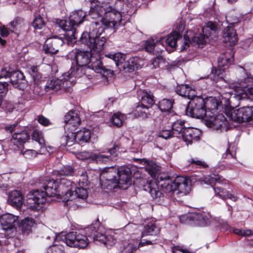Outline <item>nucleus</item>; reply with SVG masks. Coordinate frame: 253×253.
I'll use <instances>...</instances> for the list:
<instances>
[{
    "label": "nucleus",
    "instance_id": "1",
    "mask_svg": "<svg viewBox=\"0 0 253 253\" xmlns=\"http://www.w3.org/2000/svg\"><path fill=\"white\" fill-rule=\"evenodd\" d=\"M59 186L60 184L57 186L56 181L53 179L46 180L43 185L44 191L37 190L31 191L27 195V207L32 210H40L46 201V196L62 195L61 191H60L59 188Z\"/></svg>",
    "mask_w": 253,
    "mask_h": 253
},
{
    "label": "nucleus",
    "instance_id": "2",
    "mask_svg": "<svg viewBox=\"0 0 253 253\" xmlns=\"http://www.w3.org/2000/svg\"><path fill=\"white\" fill-rule=\"evenodd\" d=\"M176 92L180 96L187 97L190 99L186 108V114L192 118L201 117L206 114L203 109L204 99L196 95L195 90L187 84L177 86Z\"/></svg>",
    "mask_w": 253,
    "mask_h": 253
},
{
    "label": "nucleus",
    "instance_id": "3",
    "mask_svg": "<svg viewBox=\"0 0 253 253\" xmlns=\"http://www.w3.org/2000/svg\"><path fill=\"white\" fill-rule=\"evenodd\" d=\"M104 30V27H98L96 24L91 23L89 32L83 33L80 42L94 51L99 52L104 49L106 42V39L100 37Z\"/></svg>",
    "mask_w": 253,
    "mask_h": 253
},
{
    "label": "nucleus",
    "instance_id": "4",
    "mask_svg": "<svg viewBox=\"0 0 253 253\" xmlns=\"http://www.w3.org/2000/svg\"><path fill=\"white\" fill-rule=\"evenodd\" d=\"M60 191H61L63 196V201L67 205H70L68 203L77 198L85 199L88 196L87 192L85 188L75 187V184L70 180L62 179L60 183L59 187Z\"/></svg>",
    "mask_w": 253,
    "mask_h": 253
},
{
    "label": "nucleus",
    "instance_id": "5",
    "mask_svg": "<svg viewBox=\"0 0 253 253\" xmlns=\"http://www.w3.org/2000/svg\"><path fill=\"white\" fill-rule=\"evenodd\" d=\"M122 20L120 12L108 5L104 16L100 19L94 20L92 23L96 24L98 27L114 28L117 27Z\"/></svg>",
    "mask_w": 253,
    "mask_h": 253
},
{
    "label": "nucleus",
    "instance_id": "6",
    "mask_svg": "<svg viewBox=\"0 0 253 253\" xmlns=\"http://www.w3.org/2000/svg\"><path fill=\"white\" fill-rule=\"evenodd\" d=\"M74 56L76 64L79 67H77L76 71L74 68H72L68 72L63 75V79L65 81L70 80L73 77L75 78L80 77V74L79 72L80 68L87 65L91 61V54L88 51L76 50L74 52Z\"/></svg>",
    "mask_w": 253,
    "mask_h": 253
},
{
    "label": "nucleus",
    "instance_id": "7",
    "mask_svg": "<svg viewBox=\"0 0 253 253\" xmlns=\"http://www.w3.org/2000/svg\"><path fill=\"white\" fill-rule=\"evenodd\" d=\"M162 190L166 193L176 194L179 193H186L190 190L189 181L185 177L177 176L174 180H168L162 185Z\"/></svg>",
    "mask_w": 253,
    "mask_h": 253
},
{
    "label": "nucleus",
    "instance_id": "8",
    "mask_svg": "<svg viewBox=\"0 0 253 253\" xmlns=\"http://www.w3.org/2000/svg\"><path fill=\"white\" fill-rule=\"evenodd\" d=\"M117 169L113 167H106L100 171V181L104 189L112 190L117 187Z\"/></svg>",
    "mask_w": 253,
    "mask_h": 253
},
{
    "label": "nucleus",
    "instance_id": "9",
    "mask_svg": "<svg viewBox=\"0 0 253 253\" xmlns=\"http://www.w3.org/2000/svg\"><path fill=\"white\" fill-rule=\"evenodd\" d=\"M253 84L249 81H243L242 79H240L237 83L229 82L228 85L235 89L241 99H247L253 98Z\"/></svg>",
    "mask_w": 253,
    "mask_h": 253
},
{
    "label": "nucleus",
    "instance_id": "10",
    "mask_svg": "<svg viewBox=\"0 0 253 253\" xmlns=\"http://www.w3.org/2000/svg\"><path fill=\"white\" fill-rule=\"evenodd\" d=\"M63 240L68 246L73 248L84 249L89 244L86 236L80 231L70 232L65 234Z\"/></svg>",
    "mask_w": 253,
    "mask_h": 253
},
{
    "label": "nucleus",
    "instance_id": "11",
    "mask_svg": "<svg viewBox=\"0 0 253 253\" xmlns=\"http://www.w3.org/2000/svg\"><path fill=\"white\" fill-rule=\"evenodd\" d=\"M230 119L238 123L250 121L253 120V107H244L232 110L229 113Z\"/></svg>",
    "mask_w": 253,
    "mask_h": 253
},
{
    "label": "nucleus",
    "instance_id": "12",
    "mask_svg": "<svg viewBox=\"0 0 253 253\" xmlns=\"http://www.w3.org/2000/svg\"><path fill=\"white\" fill-rule=\"evenodd\" d=\"M205 124L209 127L214 129L226 131L229 127V124L222 114H219L215 117L208 116L205 119Z\"/></svg>",
    "mask_w": 253,
    "mask_h": 253
},
{
    "label": "nucleus",
    "instance_id": "13",
    "mask_svg": "<svg viewBox=\"0 0 253 253\" xmlns=\"http://www.w3.org/2000/svg\"><path fill=\"white\" fill-rule=\"evenodd\" d=\"M117 174L118 179H117V187L121 189H126L131 184V171L127 167L122 166L117 169Z\"/></svg>",
    "mask_w": 253,
    "mask_h": 253
},
{
    "label": "nucleus",
    "instance_id": "14",
    "mask_svg": "<svg viewBox=\"0 0 253 253\" xmlns=\"http://www.w3.org/2000/svg\"><path fill=\"white\" fill-rule=\"evenodd\" d=\"M18 219V216L10 213L2 214L0 217V225L2 229L7 232V236L12 237L15 231V223Z\"/></svg>",
    "mask_w": 253,
    "mask_h": 253
},
{
    "label": "nucleus",
    "instance_id": "15",
    "mask_svg": "<svg viewBox=\"0 0 253 253\" xmlns=\"http://www.w3.org/2000/svg\"><path fill=\"white\" fill-rule=\"evenodd\" d=\"M216 26L212 22H208L206 26L203 28V32L205 34H200L192 38V42L196 43L199 47H203L206 43V39L208 38L212 31H215Z\"/></svg>",
    "mask_w": 253,
    "mask_h": 253
},
{
    "label": "nucleus",
    "instance_id": "16",
    "mask_svg": "<svg viewBox=\"0 0 253 253\" xmlns=\"http://www.w3.org/2000/svg\"><path fill=\"white\" fill-rule=\"evenodd\" d=\"M96 244H103L106 248H110L115 245L116 239L114 235L95 231L90 235Z\"/></svg>",
    "mask_w": 253,
    "mask_h": 253
},
{
    "label": "nucleus",
    "instance_id": "17",
    "mask_svg": "<svg viewBox=\"0 0 253 253\" xmlns=\"http://www.w3.org/2000/svg\"><path fill=\"white\" fill-rule=\"evenodd\" d=\"M64 128L71 132L75 131L81 123L78 114L74 111H69L64 116Z\"/></svg>",
    "mask_w": 253,
    "mask_h": 253
},
{
    "label": "nucleus",
    "instance_id": "18",
    "mask_svg": "<svg viewBox=\"0 0 253 253\" xmlns=\"http://www.w3.org/2000/svg\"><path fill=\"white\" fill-rule=\"evenodd\" d=\"M64 42L61 38L51 37L47 39L44 45V49L46 53L56 54L60 47L63 44Z\"/></svg>",
    "mask_w": 253,
    "mask_h": 253
},
{
    "label": "nucleus",
    "instance_id": "19",
    "mask_svg": "<svg viewBox=\"0 0 253 253\" xmlns=\"http://www.w3.org/2000/svg\"><path fill=\"white\" fill-rule=\"evenodd\" d=\"M146 170L152 177L156 179L159 182L162 188V185H163L166 181L172 180L167 173L160 172L159 169L155 166H148L146 168Z\"/></svg>",
    "mask_w": 253,
    "mask_h": 253
},
{
    "label": "nucleus",
    "instance_id": "20",
    "mask_svg": "<svg viewBox=\"0 0 253 253\" xmlns=\"http://www.w3.org/2000/svg\"><path fill=\"white\" fill-rule=\"evenodd\" d=\"M201 132L199 129L193 127H187L183 130L182 137L187 145L191 144L199 140Z\"/></svg>",
    "mask_w": 253,
    "mask_h": 253
},
{
    "label": "nucleus",
    "instance_id": "21",
    "mask_svg": "<svg viewBox=\"0 0 253 253\" xmlns=\"http://www.w3.org/2000/svg\"><path fill=\"white\" fill-rule=\"evenodd\" d=\"M57 23L59 27L67 32L66 36L69 37L71 40L77 39L76 27L73 23L70 22L69 18L68 20H59Z\"/></svg>",
    "mask_w": 253,
    "mask_h": 253
},
{
    "label": "nucleus",
    "instance_id": "22",
    "mask_svg": "<svg viewBox=\"0 0 253 253\" xmlns=\"http://www.w3.org/2000/svg\"><path fill=\"white\" fill-rule=\"evenodd\" d=\"M219 103L215 98L211 97L208 98L206 100L204 99L203 109L206 112V114L198 118H203L204 117H207L208 116H210L211 114H213L216 112Z\"/></svg>",
    "mask_w": 253,
    "mask_h": 253
},
{
    "label": "nucleus",
    "instance_id": "23",
    "mask_svg": "<svg viewBox=\"0 0 253 253\" xmlns=\"http://www.w3.org/2000/svg\"><path fill=\"white\" fill-rule=\"evenodd\" d=\"M10 82L15 87L20 89H23L26 85V82L23 74L19 71L12 72L10 77Z\"/></svg>",
    "mask_w": 253,
    "mask_h": 253
},
{
    "label": "nucleus",
    "instance_id": "24",
    "mask_svg": "<svg viewBox=\"0 0 253 253\" xmlns=\"http://www.w3.org/2000/svg\"><path fill=\"white\" fill-rule=\"evenodd\" d=\"M151 107L138 102L132 114L136 117L142 119L148 118L151 116L150 109Z\"/></svg>",
    "mask_w": 253,
    "mask_h": 253
},
{
    "label": "nucleus",
    "instance_id": "25",
    "mask_svg": "<svg viewBox=\"0 0 253 253\" xmlns=\"http://www.w3.org/2000/svg\"><path fill=\"white\" fill-rule=\"evenodd\" d=\"M191 218H193V221L199 225H205L211 223L215 222L214 219L210 215H206L201 213H192Z\"/></svg>",
    "mask_w": 253,
    "mask_h": 253
},
{
    "label": "nucleus",
    "instance_id": "26",
    "mask_svg": "<svg viewBox=\"0 0 253 253\" xmlns=\"http://www.w3.org/2000/svg\"><path fill=\"white\" fill-rule=\"evenodd\" d=\"M8 202L17 209L20 208L23 203L22 194L17 190L11 191L8 195Z\"/></svg>",
    "mask_w": 253,
    "mask_h": 253
},
{
    "label": "nucleus",
    "instance_id": "27",
    "mask_svg": "<svg viewBox=\"0 0 253 253\" xmlns=\"http://www.w3.org/2000/svg\"><path fill=\"white\" fill-rule=\"evenodd\" d=\"M108 4L104 3L102 5L96 4L91 7L89 12V16L93 19L99 18L100 19L106 12L108 6Z\"/></svg>",
    "mask_w": 253,
    "mask_h": 253
},
{
    "label": "nucleus",
    "instance_id": "28",
    "mask_svg": "<svg viewBox=\"0 0 253 253\" xmlns=\"http://www.w3.org/2000/svg\"><path fill=\"white\" fill-rule=\"evenodd\" d=\"M233 61V54L231 51L221 55L218 59V67L226 70Z\"/></svg>",
    "mask_w": 253,
    "mask_h": 253
},
{
    "label": "nucleus",
    "instance_id": "29",
    "mask_svg": "<svg viewBox=\"0 0 253 253\" xmlns=\"http://www.w3.org/2000/svg\"><path fill=\"white\" fill-rule=\"evenodd\" d=\"M74 139L80 145H83L85 143H87L91 138V132L88 129L84 128L77 131L75 135H73Z\"/></svg>",
    "mask_w": 253,
    "mask_h": 253
},
{
    "label": "nucleus",
    "instance_id": "30",
    "mask_svg": "<svg viewBox=\"0 0 253 253\" xmlns=\"http://www.w3.org/2000/svg\"><path fill=\"white\" fill-rule=\"evenodd\" d=\"M224 42H229L230 45H233L237 42V36L235 30L232 26H227L224 31Z\"/></svg>",
    "mask_w": 253,
    "mask_h": 253
},
{
    "label": "nucleus",
    "instance_id": "31",
    "mask_svg": "<svg viewBox=\"0 0 253 253\" xmlns=\"http://www.w3.org/2000/svg\"><path fill=\"white\" fill-rule=\"evenodd\" d=\"M86 17V13L82 10H79L72 12L69 18L70 19V22L77 27L84 21Z\"/></svg>",
    "mask_w": 253,
    "mask_h": 253
},
{
    "label": "nucleus",
    "instance_id": "32",
    "mask_svg": "<svg viewBox=\"0 0 253 253\" xmlns=\"http://www.w3.org/2000/svg\"><path fill=\"white\" fill-rule=\"evenodd\" d=\"M160 232V228L156 224L152 222H149L144 226L142 231V237L145 236H156Z\"/></svg>",
    "mask_w": 253,
    "mask_h": 253
},
{
    "label": "nucleus",
    "instance_id": "33",
    "mask_svg": "<svg viewBox=\"0 0 253 253\" xmlns=\"http://www.w3.org/2000/svg\"><path fill=\"white\" fill-rule=\"evenodd\" d=\"M29 138L28 133L26 131L23 130L14 133L12 137V141L17 146L22 145L28 140Z\"/></svg>",
    "mask_w": 253,
    "mask_h": 253
},
{
    "label": "nucleus",
    "instance_id": "34",
    "mask_svg": "<svg viewBox=\"0 0 253 253\" xmlns=\"http://www.w3.org/2000/svg\"><path fill=\"white\" fill-rule=\"evenodd\" d=\"M106 56L114 61L116 66L118 67L120 70H123V66L126 62V55L125 54L118 52L113 54H109Z\"/></svg>",
    "mask_w": 253,
    "mask_h": 253
},
{
    "label": "nucleus",
    "instance_id": "35",
    "mask_svg": "<svg viewBox=\"0 0 253 253\" xmlns=\"http://www.w3.org/2000/svg\"><path fill=\"white\" fill-rule=\"evenodd\" d=\"M225 70L224 69L217 67L212 70L211 79L216 83L224 82L227 83L225 79Z\"/></svg>",
    "mask_w": 253,
    "mask_h": 253
},
{
    "label": "nucleus",
    "instance_id": "36",
    "mask_svg": "<svg viewBox=\"0 0 253 253\" xmlns=\"http://www.w3.org/2000/svg\"><path fill=\"white\" fill-rule=\"evenodd\" d=\"M141 98L139 102L148 107H152L155 103L154 96L150 91L143 90L141 92Z\"/></svg>",
    "mask_w": 253,
    "mask_h": 253
},
{
    "label": "nucleus",
    "instance_id": "37",
    "mask_svg": "<svg viewBox=\"0 0 253 253\" xmlns=\"http://www.w3.org/2000/svg\"><path fill=\"white\" fill-rule=\"evenodd\" d=\"M145 190L148 191L152 197L154 199L160 197L162 193L159 189V186L156 181H151L146 186Z\"/></svg>",
    "mask_w": 253,
    "mask_h": 253
},
{
    "label": "nucleus",
    "instance_id": "38",
    "mask_svg": "<svg viewBox=\"0 0 253 253\" xmlns=\"http://www.w3.org/2000/svg\"><path fill=\"white\" fill-rule=\"evenodd\" d=\"M184 123V121L181 120H177L172 123L171 131L173 136L182 135L183 130L187 128L185 127Z\"/></svg>",
    "mask_w": 253,
    "mask_h": 253
},
{
    "label": "nucleus",
    "instance_id": "39",
    "mask_svg": "<svg viewBox=\"0 0 253 253\" xmlns=\"http://www.w3.org/2000/svg\"><path fill=\"white\" fill-rule=\"evenodd\" d=\"M35 224V222L33 218L26 217L21 221L20 227L23 233L28 234Z\"/></svg>",
    "mask_w": 253,
    "mask_h": 253
},
{
    "label": "nucleus",
    "instance_id": "40",
    "mask_svg": "<svg viewBox=\"0 0 253 253\" xmlns=\"http://www.w3.org/2000/svg\"><path fill=\"white\" fill-rule=\"evenodd\" d=\"M116 151V148L114 147L112 149L109 150V155H105L102 154H95L94 158L96 160L100 163H107L111 162L112 160L111 155L115 153Z\"/></svg>",
    "mask_w": 253,
    "mask_h": 253
},
{
    "label": "nucleus",
    "instance_id": "41",
    "mask_svg": "<svg viewBox=\"0 0 253 253\" xmlns=\"http://www.w3.org/2000/svg\"><path fill=\"white\" fill-rule=\"evenodd\" d=\"M126 119V117L125 114L118 112L114 114L110 121L114 126L120 127L122 126Z\"/></svg>",
    "mask_w": 253,
    "mask_h": 253
},
{
    "label": "nucleus",
    "instance_id": "42",
    "mask_svg": "<svg viewBox=\"0 0 253 253\" xmlns=\"http://www.w3.org/2000/svg\"><path fill=\"white\" fill-rule=\"evenodd\" d=\"M138 68L137 63V59L135 58H130L127 61H126L124 66H123V70L126 72H131Z\"/></svg>",
    "mask_w": 253,
    "mask_h": 253
},
{
    "label": "nucleus",
    "instance_id": "43",
    "mask_svg": "<svg viewBox=\"0 0 253 253\" xmlns=\"http://www.w3.org/2000/svg\"><path fill=\"white\" fill-rule=\"evenodd\" d=\"M61 81L57 79H53L48 81L45 85L46 91L51 90H58L60 88Z\"/></svg>",
    "mask_w": 253,
    "mask_h": 253
},
{
    "label": "nucleus",
    "instance_id": "44",
    "mask_svg": "<svg viewBox=\"0 0 253 253\" xmlns=\"http://www.w3.org/2000/svg\"><path fill=\"white\" fill-rule=\"evenodd\" d=\"M199 181H204L205 183L212 185L216 182H221L220 176L218 174H211L204 176L202 179H199Z\"/></svg>",
    "mask_w": 253,
    "mask_h": 253
},
{
    "label": "nucleus",
    "instance_id": "45",
    "mask_svg": "<svg viewBox=\"0 0 253 253\" xmlns=\"http://www.w3.org/2000/svg\"><path fill=\"white\" fill-rule=\"evenodd\" d=\"M174 100L172 99H163L159 102V107L162 112L170 111L172 107Z\"/></svg>",
    "mask_w": 253,
    "mask_h": 253
},
{
    "label": "nucleus",
    "instance_id": "46",
    "mask_svg": "<svg viewBox=\"0 0 253 253\" xmlns=\"http://www.w3.org/2000/svg\"><path fill=\"white\" fill-rule=\"evenodd\" d=\"M10 27L9 30L11 32H14L15 30H19L22 28L25 25V21L23 19L17 17L15 18L10 24Z\"/></svg>",
    "mask_w": 253,
    "mask_h": 253
},
{
    "label": "nucleus",
    "instance_id": "47",
    "mask_svg": "<svg viewBox=\"0 0 253 253\" xmlns=\"http://www.w3.org/2000/svg\"><path fill=\"white\" fill-rule=\"evenodd\" d=\"M179 38L180 34L174 31L168 36L167 39H165V41L166 43L170 47H174L176 46L177 41Z\"/></svg>",
    "mask_w": 253,
    "mask_h": 253
},
{
    "label": "nucleus",
    "instance_id": "48",
    "mask_svg": "<svg viewBox=\"0 0 253 253\" xmlns=\"http://www.w3.org/2000/svg\"><path fill=\"white\" fill-rule=\"evenodd\" d=\"M93 68L96 72L102 74L103 76H106L111 73V71L103 66L99 60L96 61V64L93 66Z\"/></svg>",
    "mask_w": 253,
    "mask_h": 253
},
{
    "label": "nucleus",
    "instance_id": "49",
    "mask_svg": "<svg viewBox=\"0 0 253 253\" xmlns=\"http://www.w3.org/2000/svg\"><path fill=\"white\" fill-rule=\"evenodd\" d=\"M159 45H160V42L155 43L154 40L150 39L145 42L144 48L147 52H152L154 51L155 47Z\"/></svg>",
    "mask_w": 253,
    "mask_h": 253
},
{
    "label": "nucleus",
    "instance_id": "50",
    "mask_svg": "<svg viewBox=\"0 0 253 253\" xmlns=\"http://www.w3.org/2000/svg\"><path fill=\"white\" fill-rule=\"evenodd\" d=\"M32 139L38 142L41 146L44 144V139L41 132L34 130L32 134Z\"/></svg>",
    "mask_w": 253,
    "mask_h": 253
},
{
    "label": "nucleus",
    "instance_id": "51",
    "mask_svg": "<svg viewBox=\"0 0 253 253\" xmlns=\"http://www.w3.org/2000/svg\"><path fill=\"white\" fill-rule=\"evenodd\" d=\"M20 154L22 155L26 159H32L35 158L37 155L38 152L33 149H26V150H21Z\"/></svg>",
    "mask_w": 253,
    "mask_h": 253
},
{
    "label": "nucleus",
    "instance_id": "52",
    "mask_svg": "<svg viewBox=\"0 0 253 253\" xmlns=\"http://www.w3.org/2000/svg\"><path fill=\"white\" fill-rule=\"evenodd\" d=\"M44 25V21L40 15L37 16L33 22V26L35 29H41Z\"/></svg>",
    "mask_w": 253,
    "mask_h": 253
},
{
    "label": "nucleus",
    "instance_id": "53",
    "mask_svg": "<svg viewBox=\"0 0 253 253\" xmlns=\"http://www.w3.org/2000/svg\"><path fill=\"white\" fill-rule=\"evenodd\" d=\"M30 73L34 81H40L42 78V75L39 72L37 66H32L30 68Z\"/></svg>",
    "mask_w": 253,
    "mask_h": 253
},
{
    "label": "nucleus",
    "instance_id": "54",
    "mask_svg": "<svg viewBox=\"0 0 253 253\" xmlns=\"http://www.w3.org/2000/svg\"><path fill=\"white\" fill-rule=\"evenodd\" d=\"M246 68L249 71V73H246V78L242 79L243 81H249L251 83H253V64H251L246 66Z\"/></svg>",
    "mask_w": 253,
    "mask_h": 253
},
{
    "label": "nucleus",
    "instance_id": "55",
    "mask_svg": "<svg viewBox=\"0 0 253 253\" xmlns=\"http://www.w3.org/2000/svg\"><path fill=\"white\" fill-rule=\"evenodd\" d=\"M60 175L70 176L74 173V169L70 166H63L58 171Z\"/></svg>",
    "mask_w": 253,
    "mask_h": 253
},
{
    "label": "nucleus",
    "instance_id": "56",
    "mask_svg": "<svg viewBox=\"0 0 253 253\" xmlns=\"http://www.w3.org/2000/svg\"><path fill=\"white\" fill-rule=\"evenodd\" d=\"M47 253H64V247L60 245H54L47 250Z\"/></svg>",
    "mask_w": 253,
    "mask_h": 253
},
{
    "label": "nucleus",
    "instance_id": "57",
    "mask_svg": "<svg viewBox=\"0 0 253 253\" xmlns=\"http://www.w3.org/2000/svg\"><path fill=\"white\" fill-rule=\"evenodd\" d=\"M233 232L235 234L245 237L253 235V230L247 229L242 230L239 229H234L233 230Z\"/></svg>",
    "mask_w": 253,
    "mask_h": 253
},
{
    "label": "nucleus",
    "instance_id": "58",
    "mask_svg": "<svg viewBox=\"0 0 253 253\" xmlns=\"http://www.w3.org/2000/svg\"><path fill=\"white\" fill-rule=\"evenodd\" d=\"M215 222L214 224L216 226H218L220 227L221 229L223 230H227L228 229V224L227 222L223 219H221L219 218H215L214 219Z\"/></svg>",
    "mask_w": 253,
    "mask_h": 253
},
{
    "label": "nucleus",
    "instance_id": "59",
    "mask_svg": "<svg viewBox=\"0 0 253 253\" xmlns=\"http://www.w3.org/2000/svg\"><path fill=\"white\" fill-rule=\"evenodd\" d=\"M164 62V60L162 57H157L155 58L150 63L149 67L151 69H154L159 67L160 65Z\"/></svg>",
    "mask_w": 253,
    "mask_h": 253
},
{
    "label": "nucleus",
    "instance_id": "60",
    "mask_svg": "<svg viewBox=\"0 0 253 253\" xmlns=\"http://www.w3.org/2000/svg\"><path fill=\"white\" fill-rule=\"evenodd\" d=\"M190 163L192 165L197 166L200 168H205L208 167V165L204 161L198 160L197 158L191 159Z\"/></svg>",
    "mask_w": 253,
    "mask_h": 253
},
{
    "label": "nucleus",
    "instance_id": "61",
    "mask_svg": "<svg viewBox=\"0 0 253 253\" xmlns=\"http://www.w3.org/2000/svg\"><path fill=\"white\" fill-rule=\"evenodd\" d=\"M158 136L159 137L167 139L171 136H173V135L172 131L169 130H163L159 133Z\"/></svg>",
    "mask_w": 253,
    "mask_h": 253
},
{
    "label": "nucleus",
    "instance_id": "62",
    "mask_svg": "<svg viewBox=\"0 0 253 253\" xmlns=\"http://www.w3.org/2000/svg\"><path fill=\"white\" fill-rule=\"evenodd\" d=\"M38 122L42 125L46 126L51 124L50 121L42 115H39L37 118Z\"/></svg>",
    "mask_w": 253,
    "mask_h": 253
},
{
    "label": "nucleus",
    "instance_id": "63",
    "mask_svg": "<svg viewBox=\"0 0 253 253\" xmlns=\"http://www.w3.org/2000/svg\"><path fill=\"white\" fill-rule=\"evenodd\" d=\"M231 95L232 94H231L230 92L226 93L221 95L220 103H224V105L226 106L229 105L230 104L229 99L231 97Z\"/></svg>",
    "mask_w": 253,
    "mask_h": 253
},
{
    "label": "nucleus",
    "instance_id": "64",
    "mask_svg": "<svg viewBox=\"0 0 253 253\" xmlns=\"http://www.w3.org/2000/svg\"><path fill=\"white\" fill-rule=\"evenodd\" d=\"M12 73V72L10 71V69L7 70L6 68H2L0 71V79L8 78L10 79Z\"/></svg>",
    "mask_w": 253,
    "mask_h": 253
}]
</instances>
